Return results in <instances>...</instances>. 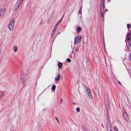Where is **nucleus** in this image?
<instances>
[{
	"instance_id": "nucleus-1",
	"label": "nucleus",
	"mask_w": 131,
	"mask_h": 131,
	"mask_svg": "<svg viewBox=\"0 0 131 131\" xmlns=\"http://www.w3.org/2000/svg\"><path fill=\"white\" fill-rule=\"evenodd\" d=\"M82 38L81 35H78L76 36L74 38V44L77 45L79 43L81 42Z\"/></svg>"
},
{
	"instance_id": "nucleus-2",
	"label": "nucleus",
	"mask_w": 131,
	"mask_h": 131,
	"mask_svg": "<svg viewBox=\"0 0 131 131\" xmlns=\"http://www.w3.org/2000/svg\"><path fill=\"white\" fill-rule=\"evenodd\" d=\"M15 22V20H12L10 21L8 26V28L10 31L13 30L14 28Z\"/></svg>"
},
{
	"instance_id": "nucleus-3",
	"label": "nucleus",
	"mask_w": 131,
	"mask_h": 131,
	"mask_svg": "<svg viewBox=\"0 0 131 131\" xmlns=\"http://www.w3.org/2000/svg\"><path fill=\"white\" fill-rule=\"evenodd\" d=\"M83 86L85 88L84 89L86 90L87 95L91 99H92L93 97L90 89L87 86H85L84 85H83Z\"/></svg>"
},
{
	"instance_id": "nucleus-4",
	"label": "nucleus",
	"mask_w": 131,
	"mask_h": 131,
	"mask_svg": "<svg viewBox=\"0 0 131 131\" xmlns=\"http://www.w3.org/2000/svg\"><path fill=\"white\" fill-rule=\"evenodd\" d=\"M107 131H112L111 123L110 121L108 120L107 123Z\"/></svg>"
},
{
	"instance_id": "nucleus-5",
	"label": "nucleus",
	"mask_w": 131,
	"mask_h": 131,
	"mask_svg": "<svg viewBox=\"0 0 131 131\" xmlns=\"http://www.w3.org/2000/svg\"><path fill=\"white\" fill-rule=\"evenodd\" d=\"M6 11V9L5 8L0 9V18H2L3 16Z\"/></svg>"
},
{
	"instance_id": "nucleus-6",
	"label": "nucleus",
	"mask_w": 131,
	"mask_h": 131,
	"mask_svg": "<svg viewBox=\"0 0 131 131\" xmlns=\"http://www.w3.org/2000/svg\"><path fill=\"white\" fill-rule=\"evenodd\" d=\"M24 0H18L17 1L16 4V6L17 7V8L16 9V10L19 7Z\"/></svg>"
},
{
	"instance_id": "nucleus-7",
	"label": "nucleus",
	"mask_w": 131,
	"mask_h": 131,
	"mask_svg": "<svg viewBox=\"0 0 131 131\" xmlns=\"http://www.w3.org/2000/svg\"><path fill=\"white\" fill-rule=\"evenodd\" d=\"M123 116L124 118L127 121H129V118L126 112H124L123 113Z\"/></svg>"
},
{
	"instance_id": "nucleus-8",
	"label": "nucleus",
	"mask_w": 131,
	"mask_h": 131,
	"mask_svg": "<svg viewBox=\"0 0 131 131\" xmlns=\"http://www.w3.org/2000/svg\"><path fill=\"white\" fill-rule=\"evenodd\" d=\"M104 8L103 9V7H102V6H101L100 11H101V19L103 20L104 19V14L103 13V11L104 10Z\"/></svg>"
},
{
	"instance_id": "nucleus-9",
	"label": "nucleus",
	"mask_w": 131,
	"mask_h": 131,
	"mask_svg": "<svg viewBox=\"0 0 131 131\" xmlns=\"http://www.w3.org/2000/svg\"><path fill=\"white\" fill-rule=\"evenodd\" d=\"M13 51L15 52H16L17 51L18 47L17 46H15L13 47Z\"/></svg>"
},
{
	"instance_id": "nucleus-10",
	"label": "nucleus",
	"mask_w": 131,
	"mask_h": 131,
	"mask_svg": "<svg viewBox=\"0 0 131 131\" xmlns=\"http://www.w3.org/2000/svg\"><path fill=\"white\" fill-rule=\"evenodd\" d=\"M60 76L59 73V74L58 75L57 77L55 79V80L56 81H59L60 78Z\"/></svg>"
},
{
	"instance_id": "nucleus-11",
	"label": "nucleus",
	"mask_w": 131,
	"mask_h": 131,
	"mask_svg": "<svg viewBox=\"0 0 131 131\" xmlns=\"http://www.w3.org/2000/svg\"><path fill=\"white\" fill-rule=\"evenodd\" d=\"M58 68H61L62 67V63L60 62H59L58 63Z\"/></svg>"
},
{
	"instance_id": "nucleus-12",
	"label": "nucleus",
	"mask_w": 131,
	"mask_h": 131,
	"mask_svg": "<svg viewBox=\"0 0 131 131\" xmlns=\"http://www.w3.org/2000/svg\"><path fill=\"white\" fill-rule=\"evenodd\" d=\"M4 93L3 91H0V98H1L3 96Z\"/></svg>"
},
{
	"instance_id": "nucleus-13",
	"label": "nucleus",
	"mask_w": 131,
	"mask_h": 131,
	"mask_svg": "<svg viewBox=\"0 0 131 131\" xmlns=\"http://www.w3.org/2000/svg\"><path fill=\"white\" fill-rule=\"evenodd\" d=\"M81 27H78L77 28V30L78 32H80L81 31Z\"/></svg>"
},
{
	"instance_id": "nucleus-14",
	"label": "nucleus",
	"mask_w": 131,
	"mask_h": 131,
	"mask_svg": "<svg viewBox=\"0 0 131 131\" xmlns=\"http://www.w3.org/2000/svg\"><path fill=\"white\" fill-rule=\"evenodd\" d=\"M56 86L55 85H54L52 87V90L54 91L55 90Z\"/></svg>"
},
{
	"instance_id": "nucleus-15",
	"label": "nucleus",
	"mask_w": 131,
	"mask_h": 131,
	"mask_svg": "<svg viewBox=\"0 0 131 131\" xmlns=\"http://www.w3.org/2000/svg\"><path fill=\"white\" fill-rule=\"evenodd\" d=\"M105 2H102V3L101 4V6H102V7H103V9L104 8Z\"/></svg>"
},
{
	"instance_id": "nucleus-16",
	"label": "nucleus",
	"mask_w": 131,
	"mask_h": 131,
	"mask_svg": "<svg viewBox=\"0 0 131 131\" xmlns=\"http://www.w3.org/2000/svg\"><path fill=\"white\" fill-rule=\"evenodd\" d=\"M58 26L57 25H55L54 27V28L53 29V30L56 31V29H57V28Z\"/></svg>"
},
{
	"instance_id": "nucleus-17",
	"label": "nucleus",
	"mask_w": 131,
	"mask_h": 131,
	"mask_svg": "<svg viewBox=\"0 0 131 131\" xmlns=\"http://www.w3.org/2000/svg\"><path fill=\"white\" fill-rule=\"evenodd\" d=\"M113 130L114 131H119L117 128L116 126H115Z\"/></svg>"
},
{
	"instance_id": "nucleus-18",
	"label": "nucleus",
	"mask_w": 131,
	"mask_h": 131,
	"mask_svg": "<svg viewBox=\"0 0 131 131\" xmlns=\"http://www.w3.org/2000/svg\"><path fill=\"white\" fill-rule=\"evenodd\" d=\"M20 81L22 83H24V82H25V80L24 78H21L20 80Z\"/></svg>"
},
{
	"instance_id": "nucleus-19",
	"label": "nucleus",
	"mask_w": 131,
	"mask_h": 131,
	"mask_svg": "<svg viewBox=\"0 0 131 131\" xmlns=\"http://www.w3.org/2000/svg\"><path fill=\"white\" fill-rule=\"evenodd\" d=\"M55 31L52 30L51 35V37H53V36L55 34Z\"/></svg>"
},
{
	"instance_id": "nucleus-20",
	"label": "nucleus",
	"mask_w": 131,
	"mask_h": 131,
	"mask_svg": "<svg viewBox=\"0 0 131 131\" xmlns=\"http://www.w3.org/2000/svg\"><path fill=\"white\" fill-rule=\"evenodd\" d=\"M63 17V16L62 17V18H61V19L58 22V23H57V24L56 25H57L58 26L59 24L60 23Z\"/></svg>"
},
{
	"instance_id": "nucleus-21",
	"label": "nucleus",
	"mask_w": 131,
	"mask_h": 131,
	"mask_svg": "<svg viewBox=\"0 0 131 131\" xmlns=\"http://www.w3.org/2000/svg\"><path fill=\"white\" fill-rule=\"evenodd\" d=\"M130 25L129 24H127V28L128 29H129L130 27Z\"/></svg>"
},
{
	"instance_id": "nucleus-22",
	"label": "nucleus",
	"mask_w": 131,
	"mask_h": 131,
	"mask_svg": "<svg viewBox=\"0 0 131 131\" xmlns=\"http://www.w3.org/2000/svg\"><path fill=\"white\" fill-rule=\"evenodd\" d=\"M67 61L68 62H71V60L70 59L68 58L67 59Z\"/></svg>"
},
{
	"instance_id": "nucleus-23",
	"label": "nucleus",
	"mask_w": 131,
	"mask_h": 131,
	"mask_svg": "<svg viewBox=\"0 0 131 131\" xmlns=\"http://www.w3.org/2000/svg\"><path fill=\"white\" fill-rule=\"evenodd\" d=\"M55 119H56V120L57 123H60V121H59V120H58V118H57V117H56Z\"/></svg>"
},
{
	"instance_id": "nucleus-24",
	"label": "nucleus",
	"mask_w": 131,
	"mask_h": 131,
	"mask_svg": "<svg viewBox=\"0 0 131 131\" xmlns=\"http://www.w3.org/2000/svg\"><path fill=\"white\" fill-rule=\"evenodd\" d=\"M128 41V43L129 45V46H131V39Z\"/></svg>"
},
{
	"instance_id": "nucleus-25",
	"label": "nucleus",
	"mask_w": 131,
	"mask_h": 131,
	"mask_svg": "<svg viewBox=\"0 0 131 131\" xmlns=\"http://www.w3.org/2000/svg\"><path fill=\"white\" fill-rule=\"evenodd\" d=\"M82 10H81L80 9H79L78 12V14H82Z\"/></svg>"
},
{
	"instance_id": "nucleus-26",
	"label": "nucleus",
	"mask_w": 131,
	"mask_h": 131,
	"mask_svg": "<svg viewBox=\"0 0 131 131\" xmlns=\"http://www.w3.org/2000/svg\"><path fill=\"white\" fill-rule=\"evenodd\" d=\"M75 50L76 52H78L79 50V48L77 47H75Z\"/></svg>"
},
{
	"instance_id": "nucleus-27",
	"label": "nucleus",
	"mask_w": 131,
	"mask_h": 131,
	"mask_svg": "<svg viewBox=\"0 0 131 131\" xmlns=\"http://www.w3.org/2000/svg\"><path fill=\"white\" fill-rule=\"evenodd\" d=\"M76 110L78 112H79L80 111V109L79 108H76Z\"/></svg>"
},
{
	"instance_id": "nucleus-28",
	"label": "nucleus",
	"mask_w": 131,
	"mask_h": 131,
	"mask_svg": "<svg viewBox=\"0 0 131 131\" xmlns=\"http://www.w3.org/2000/svg\"><path fill=\"white\" fill-rule=\"evenodd\" d=\"M130 61H131V53H130Z\"/></svg>"
},
{
	"instance_id": "nucleus-29",
	"label": "nucleus",
	"mask_w": 131,
	"mask_h": 131,
	"mask_svg": "<svg viewBox=\"0 0 131 131\" xmlns=\"http://www.w3.org/2000/svg\"><path fill=\"white\" fill-rule=\"evenodd\" d=\"M82 6H81L80 7V9L81 10H82Z\"/></svg>"
},
{
	"instance_id": "nucleus-30",
	"label": "nucleus",
	"mask_w": 131,
	"mask_h": 131,
	"mask_svg": "<svg viewBox=\"0 0 131 131\" xmlns=\"http://www.w3.org/2000/svg\"><path fill=\"white\" fill-rule=\"evenodd\" d=\"M50 20H48V23H50Z\"/></svg>"
},
{
	"instance_id": "nucleus-31",
	"label": "nucleus",
	"mask_w": 131,
	"mask_h": 131,
	"mask_svg": "<svg viewBox=\"0 0 131 131\" xmlns=\"http://www.w3.org/2000/svg\"><path fill=\"white\" fill-rule=\"evenodd\" d=\"M101 2H105V0H101Z\"/></svg>"
},
{
	"instance_id": "nucleus-32",
	"label": "nucleus",
	"mask_w": 131,
	"mask_h": 131,
	"mask_svg": "<svg viewBox=\"0 0 131 131\" xmlns=\"http://www.w3.org/2000/svg\"><path fill=\"white\" fill-rule=\"evenodd\" d=\"M118 83H119L121 85V82H120V81H118Z\"/></svg>"
},
{
	"instance_id": "nucleus-33",
	"label": "nucleus",
	"mask_w": 131,
	"mask_h": 131,
	"mask_svg": "<svg viewBox=\"0 0 131 131\" xmlns=\"http://www.w3.org/2000/svg\"><path fill=\"white\" fill-rule=\"evenodd\" d=\"M103 43H104V45L105 43H104V41H103Z\"/></svg>"
},
{
	"instance_id": "nucleus-34",
	"label": "nucleus",
	"mask_w": 131,
	"mask_h": 131,
	"mask_svg": "<svg viewBox=\"0 0 131 131\" xmlns=\"http://www.w3.org/2000/svg\"><path fill=\"white\" fill-rule=\"evenodd\" d=\"M61 101V103H62V101Z\"/></svg>"
},
{
	"instance_id": "nucleus-35",
	"label": "nucleus",
	"mask_w": 131,
	"mask_h": 131,
	"mask_svg": "<svg viewBox=\"0 0 131 131\" xmlns=\"http://www.w3.org/2000/svg\"><path fill=\"white\" fill-rule=\"evenodd\" d=\"M62 100H63V99H61V101H62Z\"/></svg>"
},
{
	"instance_id": "nucleus-36",
	"label": "nucleus",
	"mask_w": 131,
	"mask_h": 131,
	"mask_svg": "<svg viewBox=\"0 0 131 131\" xmlns=\"http://www.w3.org/2000/svg\"><path fill=\"white\" fill-rule=\"evenodd\" d=\"M107 9L106 10H105V11H107Z\"/></svg>"
},
{
	"instance_id": "nucleus-37",
	"label": "nucleus",
	"mask_w": 131,
	"mask_h": 131,
	"mask_svg": "<svg viewBox=\"0 0 131 131\" xmlns=\"http://www.w3.org/2000/svg\"><path fill=\"white\" fill-rule=\"evenodd\" d=\"M60 34V33H58V34Z\"/></svg>"
},
{
	"instance_id": "nucleus-38",
	"label": "nucleus",
	"mask_w": 131,
	"mask_h": 131,
	"mask_svg": "<svg viewBox=\"0 0 131 131\" xmlns=\"http://www.w3.org/2000/svg\"><path fill=\"white\" fill-rule=\"evenodd\" d=\"M1 113V112H0V113Z\"/></svg>"
}]
</instances>
